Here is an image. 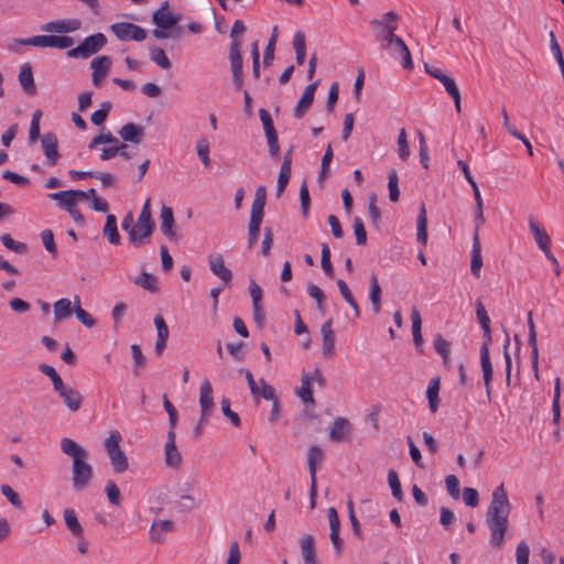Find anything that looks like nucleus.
I'll return each instance as SVG.
<instances>
[{"label":"nucleus","instance_id":"nucleus-40","mask_svg":"<svg viewBox=\"0 0 564 564\" xmlns=\"http://www.w3.org/2000/svg\"><path fill=\"white\" fill-rule=\"evenodd\" d=\"M39 370L47 376L51 380H52V383H53V388L54 390L58 393L59 391H62L64 388H66L67 386L63 382L62 378L59 377V375L56 372V370L54 369V367L50 366V365H46V364H41L39 366Z\"/></svg>","mask_w":564,"mask_h":564},{"label":"nucleus","instance_id":"nucleus-2","mask_svg":"<svg viewBox=\"0 0 564 564\" xmlns=\"http://www.w3.org/2000/svg\"><path fill=\"white\" fill-rule=\"evenodd\" d=\"M62 452L72 458V482L76 491H82L89 485L94 476V469L87 463L88 452L74 440L64 437L61 441Z\"/></svg>","mask_w":564,"mask_h":564},{"label":"nucleus","instance_id":"nucleus-39","mask_svg":"<svg viewBox=\"0 0 564 564\" xmlns=\"http://www.w3.org/2000/svg\"><path fill=\"white\" fill-rule=\"evenodd\" d=\"M39 370L47 376L51 380H52V383H53V388L54 390L58 393L59 391H62L64 388H66L67 386L63 382L62 378L59 377V375L56 372V370L54 369V367L50 366V365H46V364H41L39 366Z\"/></svg>","mask_w":564,"mask_h":564},{"label":"nucleus","instance_id":"nucleus-11","mask_svg":"<svg viewBox=\"0 0 564 564\" xmlns=\"http://www.w3.org/2000/svg\"><path fill=\"white\" fill-rule=\"evenodd\" d=\"M169 9V1H164L160 8L154 11L152 21L159 29H171L180 22L181 15L171 12Z\"/></svg>","mask_w":564,"mask_h":564},{"label":"nucleus","instance_id":"nucleus-32","mask_svg":"<svg viewBox=\"0 0 564 564\" xmlns=\"http://www.w3.org/2000/svg\"><path fill=\"white\" fill-rule=\"evenodd\" d=\"M64 520L67 529L72 532L74 536H83L84 529L77 519L76 512L73 509L67 508L64 510Z\"/></svg>","mask_w":564,"mask_h":564},{"label":"nucleus","instance_id":"nucleus-19","mask_svg":"<svg viewBox=\"0 0 564 564\" xmlns=\"http://www.w3.org/2000/svg\"><path fill=\"white\" fill-rule=\"evenodd\" d=\"M319 84V80H315L314 83L306 86L304 93L302 94L295 109H294V116L296 118H302L307 112V110L311 108L313 101H314V94Z\"/></svg>","mask_w":564,"mask_h":564},{"label":"nucleus","instance_id":"nucleus-61","mask_svg":"<svg viewBox=\"0 0 564 564\" xmlns=\"http://www.w3.org/2000/svg\"><path fill=\"white\" fill-rule=\"evenodd\" d=\"M221 412L231 422V424L236 427H239L241 422L239 415L231 411L230 401L227 398L221 399Z\"/></svg>","mask_w":564,"mask_h":564},{"label":"nucleus","instance_id":"nucleus-51","mask_svg":"<svg viewBox=\"0 0 564 564\" xmlns=\"http://www.w3.org/2000/svg\"><path fill=\"white\" fill-rule=\"evenodd\" d=\"M388 188H389V198L391 202H397L400 197L399 191V178L398 173L394 169H391L388 174Z\"/></svg>","mask_w":564,"mask_h":564},{"label":"nucleus","instance_id":"nucleus-27","mask_svg":"<svg viewBox=\"0 0 564 564\" xmlns=\"http://www.w3.org/2000/svg\"><path fill=\"white\" fill-rule=\"evenodd\" d=\"M324 459V451L318 445H312L307 451V466L311 480H317V465Z\"/></svg>","mask_w":564,"mask_h":564},{"label":"nucleus","instance_id":"nucleus-59","mask_svg":"<svg viewBox=\"0 0 564 564\" xmlns=\"http://www.w3.org/2000/svg\"><path fill=\"white\" fill-rule=\"evenodd\" d=\"M106 495L110 503L113 506H120L121 503V494L119 487L116 485L113 480H108L106 484Z\"/></svg>","mask_w":564,"mask_h":564},{"label":"nucleus","instance_id":"nucleus-6","mask_svg":"<svg viewBox=\"0 0 564 564\" xmlns=\"http://www.w3.org/2000/svg\"><path fill=\"white\" fill-rule=\"evenodd\" d=\"M424 69L430 76L437 79L444 86L447 94L453 98L456 111L459 113L462 111V97L454 78L445 74L441 68L429 65L427 63L424 64Z\"/></svg>","mask_w":564,"mask_h":564},{"label":"nucleus","instance_id":"nucleus-28","mask_svg":"<svg viewBox=\"0 0 564 564\" xmlns=\"http://www.w3.org/2000/svg\"><path fill=\"white\" fill-rule=\"evenodd\" d=\"M529 228L539 248L542 251H546V249L550 248L551 239L544 228H542L533 218L529 219Z\"/></svg>","mask_w":564,"mask_h":564},{"label":"nucleus","instance_id":"nucleus-60","mask_svg":"<svg viewBox=\"0 0 564 564\" xmlns=\"http://www.w3.org/2000/svg\"><path fill=\"white\" fill-rule=\"evenodd\" d=\"M197 155L200 159L202 163L205 167H208L210 165L209 160V143L207 139L202 138L197 141L196 144Z\"/></svg>","mask_w":564,"mask_h":564},{"label":"nucleus","instance_id":"nucleus-50","mask_svg":"<svg viewBox=\"0 0 564 564\" xmlns=\"http://www.w3.org/2000/svg\"><path fill=\"white\" fill-rule=\"evenodd\" d=\"M528 341L532 348V352H531L532 369H533L535 379L539 380V348H538V344H536V332L529 333Z\"/></svg>","mask_w":564,"mask_h":564},{"label":"nucleus","instance_id":"nucleus-42","mask_svg":"<svg viewBox=\"0 0 564 564\" xmlns=\"http://www.w3.org/2000/svg\"><path fill=\"white\" fill-rule=\"evenodd\" d=\"M150 58L162 69H170L172 67V63L166 56L163 48L159 46H151L149 50Z\"/></svg>","mask_w":564,"mask_h":564},{"label":"nucleus","instance_id":"nucleus-44","mask_svg":"<svg viewBox=\"0 0 564 564\" xmlns=\"http://www.w3.org/2000/svg\"><path fill=\"white\" fill-rule=\"evenodd\" d=\"M262 219H263L262 217L250 216V221H249V226H248L249 248H252L259 239L260 226H261Z\"/></svg>","mask_w":564,"mask_h":564},{"label":"nucleus","instance_id":"nucleus-1","mask_svg":"<svg viewBox=\"0 0 564 564\" xmlns=\"http://www.w3.org/2000/svg\"><path fill=\"white\" fill-rule=\"evenodd\" d=\"M511 505L503 484H500L492 492L491 502L486 512V523L490 530L489 543L494 547H502L505 534L508 529V517Z\"/></svg>","mask_w":564,"mask_h":564},{"label":"nucleus","instance_id":"nucleus-31","mask_svg":"<svg viewBox=\"0 0 564 564\" xmlns=\"http://www.w3.org/2000/svg\"><path fill=\"white\" fill-rule=\"evenodd\" d=\"M133 283L147 290L150 293H156L159 291L158 279L150 272H141L134 280Z\"/></svg>","mask_w":564,"mask_h":564},{"label":"nucleus","instance_id":"nucleus-22","mask_svg":"<svg viewBox=\"0 0 564 564\" xmlns=\"http://www.w3.org/2000/svg\"><path fill=\"white\" fill-rule=\"evenodd\" d=\"M478 231H479V226H477L474 231L471 261H470V271H471L473 275H475L476 278L480 276L481 267H482L481 247H480Z\"/></svg>","mask_w":564,"mask_h":564},{"label":"nucleus","instance_id":"nucleus-43","mask_svg":"<svg viewBox=\"0 0 564 564\" xmlns=\"http://www.w3.org/2000/svg\"><path fill=\"white\" fill-rule=\"evenodd\" d=\"M336 284H337L338 290H339L341 296L344 297L345 302L352 308L355 316L358 317L360 315V311H359L358 304H357L356 300L354 299L352 293L349 290L348 285L346 284V282L344 280H337Z\"/></svg>","mask_w":564,"mask_h":564},{"label":"nucleus","instance_id":"nucleus-35","mask_svg":"<svg viewBox=\"0 0 564 564\" xmlns=\"http://www.w3.org/2000/svg\"><path fill=\"white\" fill-rule=\"evenodd\" d=\"M369 299L375 313L378 314L381 310V288L375 273L370 275Z\"/></svg>","mask_w":564,"mask_h":564},{"label":"nucleus","instance_id":"nucleus-15","mask_svg":"<svg viewBox=\"0 0 564 564\" xmlns=\"http://www.w3.org/2000/svg\"><path fill=\"white\" fill-rule=\"evenodd\" d=\"M332 326L333 318H329L321 327L322 354L325 358H332L336 352L335 334Z\"/></svg>","mask_w":564,"mask_h":564},{"label":"nucleus","instance_id":"nucleus-63","mask_svg":"<svg viewBox=\"0 0 564 564\" xmlns=\"http://www.w3.org/2000/svg\"><path fill=\"white\" fill-rule=\"evenodd\" d=\"M291 170L280 167L278 182H276V196L280 197L282 193L285 191L288 183L291 177Z\"/></svg>","mask_w":564,"mask_h":564},{"label":"nucleus","instance_id":"nucleus-25","mask_svg":"<svg viewBox=\"0 0 564 564\" xmlns=\"http://www.w3.org/2000/svg\"><path fill=\"white\" fill-rule=\"evenodd\" d=\"M58 395L63 399V402L68 410L76 412L80 409L83 395L76 389L67 386L58 392Z\"/></svg>","mask_w":564,"mask_h":564},{"label":"nucleus","instance_id":"nucleus-30","mask_svg":"<svg viewBox=\"0 0 564 564\" xmlns=\"http://www.w3.org/2000/svg\"><path fill=\"white\" fill-rule=\"evenodd\" d=\"M164 463L171 469L181 468L183 457L176 445H164Z\"/></svg>","mask_w":564,"mask_h":564},{"label":"nucleus","instance_id":"nucleus-57","mask_svg":"<svg viewBox=\"0 0 564 564\" xmlns=\"http://www.w3.org/2000/svg\"><path fill=\"white\" fill-rule=\"evenodd\" d=\"M388 482H389V486L391 488L393 497L398 501H401L402 498H403V494H402L401 484H400V480H399V477H398V474H397L395 470H392V469L389 470V473H388Z\"/></svg>","mask_w":564,"mask_h":564},{"label":"nucleus","instance_id":"nucleus-49","mask_svg":"<svg viewBox=\"0 0 564 564\" xmlns=\"http://www.w3.org/2000/svg\"><path fill=\"white\" fill-rule=\"evenodd\" d=\"M301 382L302 386L297 390V395L302 399L304 403H314L313 391L311 387V378L306 375H303Z\"/></svg>","mask_w":564,"mask_h":564},{"label":"nucleus","instance_id":"nucleus-54","mask_svg":"<svg viewBox=\"0 0 564 564\" xmlns=\"http://www.w3.org/2000/svg\"><path fill=\"white\" fill-rule=\"evenodd\" d=\"M307 293L311 297H313L315 300L317 311L321 314H324V312H325V308H324L325 295H324V292L322 291V289L313 283H310L307 285Z\"/></svg>","mask_w":564,"mask_h":564},{"label":"nucleus","instance_id":"nucleus-5","mask_svg":"<svg viewBox=\"0 0 564 564\" xmlns=\"http://www.w3.org/2000/svg\"><path fill=\"white\" fill-rule=\"evenodd\" d=\"M107 43L102 33H96L86 37L78 46L69 50L67 56L70 58H88L99 52Z\"/></svg>","mask_w":564,"mask_h":564},{"label":"nucleus","instance_id":"nucleus-13","mask_svg":"<svg viewBox=\"0 0 564 564\" xmlns=\"http://www.w3.org/2000/svg\"><path fill=\"white\" fill-rule=\"evenodd\" d=\"M160 229L162 234L171 241H178L180 235L174 230V214L173 209L166 205H162L160 214Z\"/></svg>","mask_w":564,"mask_h":564},{"label":"nucleus","instance_id":"nucleus-17","mask_svg":"<svg viewBox=\"0 0 564 564\" xmlns=\"http://www.w3.org/2000/svg\"><path fill=\"white\" fill-rule=\"evenodd\" d=\"M199 405L202 412V422H206L214 406L213 388L207 379H204L200 384Z\"/></svg>","mask_w":564,"mask_h":564},{"label":"nucleus","instance_id":"nucleus-34","mask_svg":"<svg viewBox=\"0 0 564 564\" xmlns=\"http://www.w3.org/2000/svg\"><path fill=\"white\" fill-rule=\"evenodd\" d=\"M267 198V189L264 186H259L254 194V199L251 206L250 216L262 217L263 218V209L265 206Z\"/></svg>","mask_w":564,"mask_h":564},{"label":"nucleus","instance_id":"nucleus-33","mask_svg":"<svg viewBox=\"0 0 564 564\" xmlns=\"http://www.w3.org/2000/svg\"><path fill=\"white\" fill-rule=\"evenodd\" d=\"M440 382H441V380L438 377L433 378L430 381L427 390H426L429 406H430L431 412H433V413H435L437 411L438 403H440V398H438Z\"/></svg>","mask_w":564,"mask_h":564},{"label":"nucleus","instance_id":"nucleus-20","mask_svg":"<svg viewBox=\"0 0 564 564\" xmlns=\"http://www.w3.org/2000/svg\"><path fill=\"white\" fill-rule=\"evenodd\" d=\"M118 133L124 142L140 144L143 140L145 130L142 126L129 122L123 124Z\"/></svg>","mask_w":564,"mask_h":564},{"label":"nucleus","instance_id":"nucleus-41","mask_svg":"<svg viewBox=\"0 0 564 564\" xmlns=\"http://www.w3.org/2000/svg\"><path fill=\"white\" fill-rule=\"evenodd\" d=\"M39 370L47 376L51 380H52V383H53V388L54 390L58 393L59 391H62L64 388H66L67 386L63 382L62 378L59 377V375L56 372V370L54 369V367L50 366V365H46V364H41L39 366Z\"/></svg>","mask_w":564,"mask_h":564},{"label":"nucleus","instance_id":"nucleus-23","mask_svg":"<svg viewBox=\"0 0 564 564\" xmlns=\"http://www.w3.org/2000/svg\"><path fill=\"white\" fill-rule=\"evenodd\" d=\"M82 22L77 19L57 20L46 23L42 29L46 32L69 33L80 29Z\"/></svg>","mask_w":564,"mask_h":564},{"label":"nucleus","instance_id":"nucleus-45","mask_svg":"<svg viewBox=\"0 0 564 564\" xmlns=\"http://www.w3.org/2000/svg\"><path fill=\"white\" fill-rule=\"evenodd\" d=\"M229 58L231 72L242 69V56L240 53V42L238 40L231 41L229 48Z\"/></svg>","mask_w":564,"mask_h":564},{"label":"nucleus","instance_id":"nucleus-16","mask_svg":"<svg viewBox=\"0 0 564 564\" xmlns=\"http://www.w3.org/2000/svg\"><path fill=\"white\" fill-rule=\"evenodd\" d=\"M110 66H111V59L106 55L95 57L91 61V63H90V67L93 69L91 79H93V84L96 87H100L101 80L108 75Z\"/></svg>","mask_w":564,"mask_h":564},{"label":"nucleus","instance_id":"nucleus-4","mask_svg":"<svg viewBox=\"0 0 564 564\" xmlns=\"http://www.w3.org/2000/svg\"><path fill=\"white\" fill-rule=\"evenodd\" d=\"M121 440V434L118 431L110 432L105 440V448L116 474H122L129 467L128 457L120 447Z\"/></svg>","mask_w":564,"mask_h":564},{"label":"nucleus","instance_id":"nucleus-48","mask_svg":"<svg viewBox=\"0 0 564 564\" xmlns=\"http://www.w3.org/2000/svg\"><path fill=\"white\" fill-rule=\"evenodd\" d=\"M74 313L77 319L86 327L90 328L96 325V321L84 308H82L78 296H75Z\"/></svg>","mask_w":564,"mask_h":564},{"label":"nucleus","instance_id":"nucleus-12","mask_svg":"<svg viewBox=\"0 0 564 564\" xmlns=\"http://www.w3.org/2000/svg\"><path fill=\"white\" fill-rule=\"evenodd\" d=\"M41 145L50 166H54L58 159V140L55 133L46 132L41 137Z\"/></svg>","mask_w":564,"mask_h":564},{"label":"nucleus","instance_id":"nucleus-46","mask_svg":"<svg viewBox=\"0 0 564 564\" xmlns=\"http://www.w3.org/2000/svg\"><path fill=\"white\" fill-rule=\"evenodd\" d=\"M72 314V302L68 299H61L54 304V315L56 321L68 318Z\"/></svg>","mask_w":564,"mask_h":564},{"label":"nucleus","instance_id":"nucleus-47","mask_svg":"<svg viewBox=\"0 0 564 564\" xmlns=\"http://www.w3.org/2000/svg\"><path fill=\"white\" fill-rule=\"evenodd\" d=\"M275 397V389L272 386L268 384L263 378H260L258 384V394L252 395L253 400L256 402H259V398H263L264 400L270 401Z\"/></svg>","mask_w":564,"mask_h":564},{"label":"nucleus","instance_id":"nucleus-64","mask_svg":"<svg viewBox=\"0 0 564 564\" xmlns=\"http://www.w3.org/2000/svg\"><path fill=\"white\" fill-rule=\"evenodd\" d=\"M530 547L525 541H521L517 545L516 561L517 564H529Z\"/></svg>","mask_w":564,"mask_h":564},{"label":"nucleus","instance_id":"nucleus-9","mask_svg":"<svg viewBox=\"0 0 564 564\" xmlns=\"http://www.w3.org/2000/svg\"><path fill=\"white\" fill-rule=\"evenodd\" d=\"M154 229V221L152 218L139 216L133 229L130 230V242L134 247H141L147 242Z\"/></svg>","mask_w":564,"mask_h":564},{"label":"nucleus","instance_id":"nucleus-37","mask_svg":"<svg viewBox=\"0 0 564 564\" xmlns=\"http://www.w3.org/2000/svg\"><path fill=\"white\" fill-rule=\"evenodd\" d=\"M433 346L436 352L442 357L444 366L447 367L449 364L451 343L441 334H436L433 340Z\"/></svg>","mask_w":564,"mask_h":564},{"label":"nucleus","instance_id":"nucleus-18","mask_svg":"<svg viewBox=\"0 0 564 564\" xmlns=\"http://www.w3.org/2000/svg\"><path fill=\"white\" fill-rule=\"evenodd\" d=\"M351 432V424L345 417H337L333 422V426L329 430V440L335 443L346 442L349 438Z\"/></svg>","mask_w":564,"mask_h":564},{"label":"nucleus","instance_id":"nucleus-24","mask_svg":"<svg viewBox=\"0 0 564 564\" xmlns=\"http://www.w3.org/2000/svg\"><path fill=\"white\" fill-rule=\"evenodd\" d=\"M299 543L304 564H318L316 560L314 536L311 534H304L300 539Z\"/></svg>","mask_w":564,"mask_h":564},{"label":"nucleus","instance_id":"nucleus-53","mask_svg":"<svg viewBox=\"0 0 564 564\" xmlns=\"http://www.w3.org/2000/svg\"><path fill=\"white\" fill-rule=\"evenodd\" d=\"M110 143L111 145H116L118 143V139L112 135V133L108 131H102L100 134L93 138L89 142L88 148L90 150L96 149L100 144Z\"/></svg>","mask_w":564,"mask_h":564},{"label":"nucleus","instance_id":"nucleus-10","mask_svg":"<svg viewBox=\"0 0 564 564\" xmlns=\"http://www.w3.org/2000/svg\"><path fill=\"white\" fill-rule=\"evenodd\" d=\"M399 19L400 17L397 12L389 11L382 14L381 19L372 20L370 23L372 25H380L386 30L384 41L388 45L400 44L401 37L394 34Z\"/></svg>","mask_w":564,"mask_h":564},{"label":"nucleus","instance_id":"nucleus-62","mask_svg":"<svg viewBox=\"0 0 564 564\" xmlns=\"http://www.w3.org/2000/svg\"><path fill=\"white\" fill-rule=\"evenodd\" d=\"M131 352H132V358H133V362H134L133 372L137 376L139 373V369H141L145 366L147 359H145L144 355L142 354L140 346L137 344H133L131 346Z\"/></svg>","mask_w":564,"mask_h":564},{"label":"nucleus","instance_id":"nucleus-26","mask_svg":"<svg viewBox=\"0 0 564 564\" xmlns=\"http://www.w3.org/2000/svg\"><path fill=\"white\" fill-rule=\"evenodd\" d=\"M19 83H20L22 89L28 95H31V96L35 95L36 86L34 83L32 67L29 63H25L21 66V69L19 73Z\"/></svg>","mask_w":564,"mask_h":564},{"label":"nucleus","instance_id":"nucleus-21","mask_svg":"<svg viewBox=\"0 0 564 564\" xmlns=\"http://www.w3.org/2000/svg\"><path fill=\"white\" fill-rule=\"evenodd\" d=\"M208 262L210 271L228 285L231 282L232 272L225 265L223 256H212L208 258Z\"/></svg>","mask_w":564,"mask_h":564},{"label":"nucleus","instance_id":"nucleus-14","mask_svg":"<svg viewBox=\"0 0 564 564\" xmlns=\"http://www.w3.org/2000/svg\"><path fill=\"white\" fill-rule=\"evenodd\" d=\"M78 196H83V194H80V189H68L48 194V198L57 202L58 207L66 212L77 205V202L79 200Z\"/></svg>","mask_w":564,"mask_h":564},{"label":"nucleus","instance_id":"nucleus-3","mask_svg":"<svg viewBox=\"0 0 564 564\" xmlns=\"http://www.w3.org/2000/svg\"><path fill=\"white\" fill-rule=\"evenodd\" d=\"M476 315L484 330L485 343L480 348V364L486 392L488 398H490V382L492 380V365L489 356V344L491 341L490 318L480 301L476 303Z\"/></svg>","mask_w":564,"mask_h":564},{"label":"nucleus","instance_id":"nucleus-8","mask_svg":"<svg viewBox=\"0 0 564 564\" xmlns=\"http://www.w3.org/2000/svg\"><path fill=\"white\" fill-rule=\"evenodd\" d=\"M259 117L267 137L269 154L272 159L278 160L280 158V144L273 120L264 108L259 110Z\"/></svg>","mask_w":564,"mask_h":564},{"label":"nucleus","instance_id":"nucleus-29","mask_svg":"<svg viewBox=\"0 0 564 564\" xmlns=\"http://www.w3.org/2000/svg\"><path fill=\"white\" fill-rule=\"evenodd\" d=\"M102 235L111 245L118 246L120 243V235L117 228V218L115 215H107Z\"/></svg>","mask_w":564,"mask_h":564},{"label":"nucleus","instance_id":"nucleus-7","mask_svg":"<svg viewBox=\"0 0 564 564\" xmlns=\"http://www.w3.org/2000/svg\"><path fill=\"white\" fill-rule=\"evenodd\" d=\"M109 29L118 40L123 41V42H127V41L141 42V41L145 40V37H147V31L143 28H141L140 25H137L131 22L112 23L109 26Z\"/></svg>","mask_w":564,"mask_h":564},{"label":"nucleus","instance_id":"nucleus-56","mask_svg":"<svg viewBox=\"0 0 564 564\" xmlns=\"http://www.w3.org/2000/svg\"><path fill=\"white\" fill-rule=\"evenodd\" d=\"M321 264H322V269H323L324 273L327 276L333 278V275H334V268H333V264L330 262V250H329V247H328L327 243H323L322 245Z\"/></svg>","mask_w":564,"mask_h":564},{"label":"nucleus","instance_id":"nucleus-52","mask_svg":"<svg viewBox=\"0 0 564 564\" xmlns=\"http://www.w3.org/2000/svg\"><path fill=\"white\" fill-rule=\"evenodd\" d=\"M0 239L6 248L14 251L15 253L23 254L28 251V246L25 243L13 240L9 234H2Z\"/></svg>","mask_w":564,"mask_h":564},{"label":"nucleus","instance_id":"nucleus-55","mask_svg":"<svg viewBox=\"0 0 564 564\" xmlns=\"http://www.w3.org/2000/svg\"><path fill=\"white\" fill-rule=\"evenodd\" d=\"M110 110H111V102L110 101L102 102L100 108L98 110H96L95 112H93V115L90 117L91 122L95 126H101L106 121Z\"/></svg>","mask_w":564,"mask_h":564},{"label":"nucleus","instance_id":"nucleus-58","mask_svg":"<svg viewBox=\"0 0 564 564\" xmlns=\"http://www.w3.org/2000/svg\"><path fill=\"white\" fill-rule=\"evenodd\" d=\"M42 242L46 249V251L53 257H57V248L54 240L53 231L50 229H45L41 232Z\"/></svg>","mask_w":564,"mask_h":564},{"label":"nucleus","instance_id":"nucleus-36","mask_svg":"<svg viewBox=\"0 0 564 564\" xmlns=\"http://www.w3.org/2000/svg\"><path fill=\"white\" fill-rule=\"evenodd\" d=\"M416 239L417 241L425 246L427 242V218H426V209L424 204L421 205L420 213L416 220Z\"/></svg>","mask_w":564,"mask_h":564},{"label":"nucleus","instance_id":"nucleus-38","mask_svg":"<svg viewBox=\"0 0 564 564\" xmlns=\"http://www.w3.org/2000/svg\"><path fill=\"white\" fill-rule=\"evenodd\" d=\"M411 321H412V335H413V341L414 345L420 348L423 344V337H422V318L420 315V312L413 307L411 312Z\"/></svg>","mask_w":564,"mask_h":564}]
</instances>
